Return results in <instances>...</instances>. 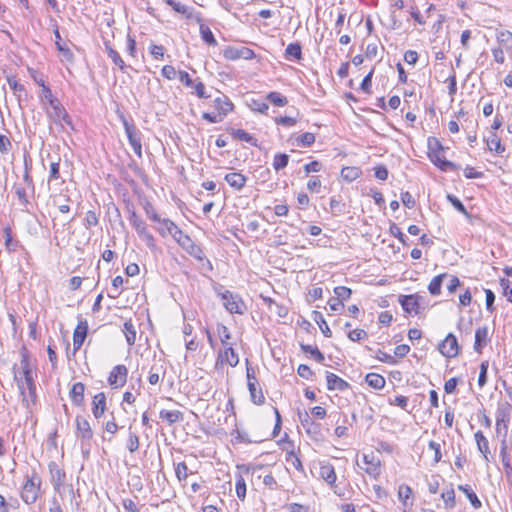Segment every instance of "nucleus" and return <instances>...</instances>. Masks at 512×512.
<instances>
[{"label": "nucleus", "instance_id": "obj_1", "mask_svg": "<svg viewBox=\"0 0 512 512\" xmlns=\"http://www.w3.org/2000/svg\"><path fill=\"white\" fill-rule=\"evenodd\" d=\"M20 365L22 370L19 373L20 377H18V375L15 374V379L17 380L18 388L24 397L25 391L27 389L29 397L34 401V399L36 398V386L33 379L31 365L29 363L28 358L25 355L22 356Z\"/></svg>", "mask_w": 512, "mask_h": 512}, {"label": "nucleus", "instance_id": "obj_2", "mask_svg": "<svg viewBox=\"0 0 512 512\" xmlns=\"http://www.w3.org/2000/svg\"><path fill=\"white\" fill-rule=\"evenodd\" d=\"M41 488V479L33 473L31 477H27L21 491V499L26 504H33L37 501Z\"/></svg>", "mask_w": 512, "mask_h": 512}, {"label": "nucleus", "instance_id": "obj_3", "mask_svg": "<svg viewBox=\"0 0 512 512\" xmlns=\"http://www.w3.org/2000/svg\"><path fill=\"white\" fill-rule=\"evenodd\" d=\"M49 106L50 107L46 109V114L50 120L56 125H60L62 128L64 125H67L73 129L72 120L59 100L52 101V104Z\"/></svg>", "mask_w": 512, "mask_h": 512}, {"label": "nucleus", "instance_id": "obj_4", "mask_svg": "<svg viewBox=\"0 0 512 512\" xmlns=\"http://www.w3.org/2000/svg\"><path fill=\"white\" fill-rule=\"evenodd\" d=\"M222 303L227 311L230 313L243 314L245 311V304L242 299L230 292L229 290L218 291Z\"/></svg>", "mask_w": 512, "mask_h": 512}, {"label": "nucleus", "instance_id": "obj_5", "mask_svg": "<svg viewBox=\"0 0 512 512\" xmlns=\"http://www.w3.org/2000/svg\"><path fill=\"white\" fill-rule=\"evenodd\" d=\"M298 417L302 427L306 433L314 440H319L321 437V425L316 423L308 414L307 411H299Z\"/></svg>", "mask_w": 512, "mask_h": 512}, {"label": "nucleus", "instance_id": "obj_6", "mask_svg": "<svg viewBox=\"0 0 512 512\" xmlns=\"http://www.w3.org/2000/svg\"><path fill=\"white\" fill-rule=\"evenodd\" d=\"M123 125L125 128V133L127 135L129 144L131 145L135 154L139 158H141L142 157V144H141V137L139 135L137 128L133 124H130L126 119H123Z\"/></svg>", "mask_w": 512, "mask_h": 512}, {"label": "nucleus", "instance_id": "obj_7", "mask_svg": "<svg viewBox=\"0 0 512 512\" xmlns=\"http://www.w3.org/2000/svg\"><path fill=\"white\" fill-rule=\"evenodd\" d=\"M223 56L227 60H238V59H253L255 57V53L252 49L248 47H236V46H228L223 51Z\"/></svg>", "mask_w": 512, "mask_h": 512}, {"label": "nucleus", "instance_id": "obj_8", "mask_svg": "<svg viewBox=\"0 0 512 512\" xmlns=\"http://www.w3.org/2000/svg\"><path fill=\"white\" fill-rule=\"evenodd\" d=\"M422 299L423 298L417 294L401 295L399 296V303L406 313L417 315L419 314L420 300Z\"/></svg>", "mask_w": 512, "mask_h": 512}, {"label": "nucleus", "instance_id": "obj_9", "mask_svg": "<svg viewBox=\"0 0 512 512\" xmlns=\"http://www.w3.org/2000/svg\"><path fill=\"white\" fill-rule=\"evenodd\" d=\"M128 369L125 365H116L110 372L108 383L114 388H120L127 381Z\"/></svg>", "mask_w": 512, "mask_h": 512}, {"label": "nucleus", "instance_id": "obj_10", "mask_svg": "<svg viewBox=\"0 0 512 512\" xmlns=\"http://www.w3.org/2000/svg\"><path fill=\"white\" fill-rule=\"evenodd\" d=\"M439 350L448 358L456 357L459 353V345L456 336L449 333L439 345Z\"/></svg>", "mask_w": 512, "mask_h": 512}, {"label": "nucleus", "instance_id": "obj_11", "mask_svg": "<svg viewBox=\"0 0 512 512\" xmlns=\"http://www.w3.org/2000/svg\"><path fill=\"white\" fill-rule=\"evenodd\" d=\"M49 472L51 475V483L56 492H60L61 487L65 483L66 474L63 469H61L57 463L50 462L48 465Z\"/></svg>", "mask_w": 512, "mask_h": 512}, {"label": "nucleus", "instance_id": "obj_12", "mask_svg": "<svg viewBox=\"0 0 512 512\" xmlns=\"http://www.w3.org/2000/svg\"><path fill=\"white\" fill-rule=\"evenodd\" d=\"M77 435L82 442H89L93 438V431L89 421L83 416H76Z\"/></svg>", "mask_w": 512, "mask_h": 512}, {"label": "nucleus", "instance_id": "obj_13", "mask_svg": "<svg viewBox=\"0 0 512 512\" xmlns=\"http://www.w3.org/2000/svg\"><path fill=\"white\" fill-rule=\"evenodd\" d=\"M326 382L328 390L345 391L350 388V384L332 372H326Z\"/></svg>", "mask_w": 512, "mask_h": 512}, {"label": "nucleus", "instance_id": "obj_14", "mask_svg": "<svg viewBox=\"0 0 512 512\" xmlns=\"http://www.w3.org/2000/svg\"><path fill=\"white\" fill-rule=\"evenodd\" d=\"M182 249H184L190 256L195 259L202 261L204 259V252L202 248L194 243L190 236H188L182 243L179 245Z\"/></svg>", "mask_w": 512, "mask_h": 512}, {"label": "nucleus", "instance_id": "obj_15", "mask_svg": "<svg viewBox=\"0 0 512 512\" xmlns=\"http://www.w3.org/2000/svg\"><path fill=\"white\" fill-rule=\"evenodd\" d=\"M363 461L367 465L365 468V472L370 476L376 478L380 474V461L377 459L373 453L364 454Z\"/></svg>", "mask_w": 512, "mask_h": 512}, {"label": "nucleus", "instance_id": "obj_16", "mask_svg": "<svg viewBox=\"0 0 512 512\" xmlns=\"http://www.w3.org/2000/svg\"><path fill=\"white\" fill-rule=\"evenodd\" d=\"M213 102L217 113H219L222 117H225L234 108L233 103L226 95H221L215 98Z\"/></svg>", "mask_w": 512, "mask_h": 512}, {"label": "nucleus", "instance_id": "obj_17", "mask_svg": "<svg viewBox=\"0 0 512 512\" xmlns=\"http://www.w3.org/2000/svg\"><path fill=\"white\" fill-rule=\"evenodd\" d=\"M88 326L87 323H79L73 333V349L77 351L83 345L87 336Z\"/></svg>", "mask_w": 512, "mask_h": 512}, {"label": "nucleus", "instance_id": "obj_18", "mask_svg": "<svg viewBox=\"0 0 512 512\" xmlns=\"http://www.w3.org/2000/svg\"><path fill=\"white\" fill-rule=\"evenodd\" d=\"M85 385L82 382L74 383L69 391V397L72 403L76 406H81L84 403Z\"/></svg>", "mask_w": 512, "mask_h": 512}, {"label": "nucleus", "instance_id": "obj_19", "mask_svg": "<svg viewBox=\"0 0 512 512\" xmlns=\"http://www.w3.org/2000/svg\"><path fill=\"white\" fill-rule=\"evenodd\" d=\"M106 410V396L103 392L96 394L92 401V413L99 419Z\"/></svg>", "mask_w": 512, "mask_h": 512}, {"label": "nucleus", "instance_id": "obj_20", "mask_svg": "<svg viewBox=\"0 0 512 512\" xmlns=\"http://www.w3.org/2000/svg\"><path fill=\"white\" fill-rule=\"evenodd\" d=\"M319 476L330 486H333L337 479L334 467L330 463H322L320 465Z\"/></svg>", "mask_w": 512, "mask_h": 512}, {"label": "nucleus", "instance_id": "obj_21", "mask_svg": "<svg viewBox=\"0 0 512 512\" xmlns=\"http://www.w3.org/2000/svg\"><path fill=\"white\" fill-rule=\"evenodd\" d=\"M221 361V363H227L231 367H235L239 363L238 354L232 347H225L223 352L219 353L217 363Z\"/></svg>", "mask_w": 512, "mask_h": 512}, {"label": "nucleus", "instance_id": "obj_22", "mask_svg": "<svg viewBox=\"0 0 512 512\" xmlns=\"http://www.w3.org/2000/svg\"><path fill=\"white\" fill-rule=\"evenodd\" d=\"M488 342V327L483 326L477 328L475 331V342H474V350L478 353L482 352L483 347L486 346Z\"/></svg>", "mask_w": 512, "mask_h": 512}, {"label": "nucleus", "instance_id": "obj_23", "mask_svg": "<svg viewBox=\"0 0 512 512\" xmlns=\"http://www.w3.org/2000/svg\"><path fill=\"white\" fill-rule=\"evenodd\" d=\"M225 181L235 190H241L247 181L246 176L238 172H232L225 175Z\"/></svg>", "mask_w": 512, "mask_h": 512}, {"label": "nucleus", "instance_id": "obj_24", "mask_svg": "<svg viewBox=\"0 0 512 512\" xmlns=\"http://www.w3.org/2000/svg\"><path fill=\"white\" fill-rule=\"evenodd\" d=\"M54 35H55V38H56L55 45H56L57 50L62 54V56L67 61L72 62L73 58H74V55H73L72 51L69 49L68 46H66L65 44H62V42H61V35H60V32H59V29H58L57 25H55Z\"/></svg>", "mask_w": 512, "mask_h": 512}, {"label": "nucleus", "instance_id": "obj_25", "mask_svg": "<svg viewBox=\"0 0 512 512\" xmlns=\"http://www.w3.org/2000/svg\"><path fill=\"white\" fill-rule=\"evenodd\" d=\"M512 406L509 402H501L498 404L496 411L497 422H509L511 419Z\"/></svg>", "mask_w": 512, "mask_h": 512}, {"label": "nucleus", "instance_id": "obj_26", "mask_svg": "<svg viewBox=\"0 0 512 512\" xmlns=\"http://www.w3.org/2000/svg\"><path fill=\"white\" fill-rule=\"evenodd\" d=\"M230 134L236 140L249 143L250 145L255 146V147L258 146L257 139L255 137H253L251 134H249L248 132H246L245 130L232 128L230 130Z\"/></svg>", "mask_w": 512, "mask_h": 512}, {"label": "nucleus", "instance_id": "obj_27", "mask_svg": "<svg viewBox=\"0 0 512 512\" xmlns=\"http://www.w3.org/2000/svg\"><path fill=\"white\" fill-rule=\"evenodd\" d=\"M160 418L166 421L169 425H173L177 422H181L184 419L183 413L179 410H161L159 414Z\"/></svg>", "mask_w": 512, "mask_h": 512}, {"label": "nucleus", "instance_id": "obj_28", "mask_svg": "<svg viewBox=\"0 0 512 512\" xmlns=\"http://www.w3.org/2000/svg\"><path fill=\"white\" fill-rule=\"evenodd\" d=\"M257 383L254 381H250L248 383V389L250 393L251 401L256 405H261L265 401V397L263 395L262 389L256 387Z\"/></svg>", "mask_w": 512, "mask_h": 512}, {"label": "nucleus", "instance_id": "obj_29", "mask_svg": "<svg viewBox=\"0 0 512 512\" xmlns=\"http://www.w3.org/2000/svg\"><path fill=\"white\" fill-rule=\"evenodd\" d=\"M14 189L19 204L22 207V211L29 212L30 201L28 199L26 188L20 185H16Z\"/></svg>", "mask_w": 512, "mask_h": 512}, {"label": "nucleus", "instance_id": "obj_30", "mask_svg": "<svg viewBox=\"0 0 512 512\" xmlns=\"http://www.w3.org/2000/svg\"><path fill=\"white\" fill-rule=\"evenodd\" d=\"M366 383L377 390L382 389L385 386V378L377 373H368L365 377Z\"/></svg>", "mask_w": 512, "mask_h": 512}, {"label": "nucleus", "instance_id": "obj_31", "mask_svg": "<svg viewBox=\"0 0 512 512\" xmlns=\"http://www.w3.org/2000/svg\"><path fill=\"white\" fill-rule=\"evenodd\" d=\"M458 489L462 491L470 501L471 505L475 509H479L482 506L481 501L477 497L476 493L471 489L469 485H459Z\"/></svg>", "mask_w": 512, "mask_h": 512}, {"label": "nucleus", "instance_id": "obj_32", "mask_svg": "<svg viewBox=\"0 0 512 512\" xmlns=\"http://www.w3.org/2000/svg\"><path fill=\"white\" fill-rule=\"evenodd\" d=\"M312 319L318 324L319 328L321 329V331L325 337L330 338L332 336V332H331L329 326L327 325V323L324 319V316L321 312L313 311Z\"/></svg>", "mask_w": 512, "mask_h": 512}, {"label": "nucleus", "instance_id": "obj_33", "mask_svg": "<svg viewBox=\"0 0 512 512\" xmlns=\"http://www.w3.org/2000/svg\"><path fill=\"white\" fill-rule=\"evenodd\" d=\"M496 38L498 43L506 50H512V33L508 30L497 31Z\"/></svg>", "mask_w": 512, "mask_h": 512}, {"label": "nucleus", "instance_id": "obj_34", "mask_svg": "<svg viewBox=\"0 0 512 512\" xmlns=\"http://www.w3.org/2000/svg\"><path fill=\"white\" fill-rule=\"evenodd\" d=\"M488 149L494 151L496 154H502L505 152V146L501 143V139L492 133L487 139Z\"/></svg>", "mask_w": 512, "mask_h": 512}, {"label": "nucleus", "instance_id": "obj_35", "mask_svg": "<svg viewBox=\"0 0 512 512\" xmlns=\"http://www.w3.org/2000/svg\"><path fill=\"white\" fill-rule=\"evenodd\" d=\"M447 277L446 273L435 276L428 285L429 293L433 296H437L441 293V286L443 279Z\"/></svg>", "mask_w": 512, "mask_h": 512}, {"label": "nucleus", "instance_id": "obj_36", "mask_svg": "<svg viewBox=\"0 0 512 512\" xmlns=\"http://www.w3.org/2000/svg\"><path fill=\"white\" fill-rule=\"evenodd\" d=\"M478 450L483 454L486 461H488L489 445L488 440L481 431H477L474 435Z\"/></svg>", "mask_w": 512, "mask_h": 512}, {"label": "nucleus", "instance_id": "obj_37", "mask_svg": "<svg viewBox=\"0 0 512 512\" xmlns=\"http://www.w3.org/2000/svg\"><path fill=\"white\" fill-rule=\"evenodd\" d=\"M285 58L288 60H300L302 58V48L299 43H290L285 50Z\"/></svg>", "mask_w": 512, "mask_h": 512}, {"label": "nucleus", "instance_id": "obj_38", "mask_svg": "<svg viewBox=\"0 0 512 512\" xmlns=\"http://www.w3.org/2000/svg\"><path fill=\"white\" fill-rule=\"evenodd\" d=\"M431 161L438 166L442 171L452 170L455 165L451 161L446 160L445 158L440 157L437 153L430 154Z\"/></svg>", "mask_w": 512, "mask_h": 512}, {"label": "nucleus", "instance_id": "obj_39", "mask_svg": "<svg viewBox=\"0 0 512 512\" xmlns=\"http://www.w3.org/2000/svg\"><path fill=\"white\" fill-rule=\"evenodd\" d=\"M361 173L358 167H344L341 170V177L347 182H352L360 177Z\"/></svg>", "mask_w": 512, "mask_h": 512}, {"label": "nucleus", "instance_id": "obj_40", "mask_svg": "<svg viewBox=\"0 0 512 512\" xmlns=\"http://www.w3.org/2000/svg\"><path fill=\"white\" fill-rule=\"evenodd\" d=\"M300 348L304 353H309L318 363L325 360L323 353L316 346L301 344Z\"/></svg>", "mask_w": 512, "mask_h": 512}, {"label": "nucleus", "instance_id": "obj_41", "mask_svg": "<svg viewBox=\"0 0 512 512\" xmlns=\"http://www.w3.org/2000/svg\"><path fill=\"white\" fill-rule=\"evenodd\" d=\"M123 332L129 346L134 345L136 341V330L131 321H126L123 326Z\"/></svg>", "mask_w": 512, "mask_h": 512}, {"label": "nucleus", "instance_id": "obj_42", "mask_svg": "<svg viewBox=\"0 0 512 512\" xmlns=\"http://www.w3.org/2000/svg\"><path fill=\"white\" fill-rule=\"evenodd\" d=\"M447 200L451 203V205L461 214H463L466 218L470 219L471 215L463 205V203L454 195L448 194Z\"/></svg>", "mask_w": 512, "mask_h": 512}, {"label": "nucleus", "instance_id": "obj_43", "mask_svg": "<svg viewBox=\"0 0 512 512\" xmlns=\"http://www.w3.org/2000/svg\"><path fill=\"white\" fill-rule=\"evenodd\" d=\"M140 441L138 435L131 430L129 427V435L126 443V447L129 452L134 453L139 449Z\"/></svg>", "mask_w": 512, "mask_h": 512}, {"label": "nucleus", "instance_id": "obj_44", "mask_svg": "<svg viewBox=\"0 0 512 512\" xmlns=\"http://www.w3.org/2000/svg\"><path fill=\"white\" fill-rule=\"evenodd\" d=\"M129 221L132 227L135 229V231L140 233L141 231L147 229V226L145 222L135 213V211H132L129 216Z\"/></svg>", "mask_w": 512, "mask_h": 512}, {"label": "nucleus", "instance_id": "obj_45", "mask_svg": "<svg viewBox=\"0 0 512 512\" xmlns=\"http://www.w3.org/2000/svg\"><path fill=\"white\" fill-rule=\"evenodd\" d=\"M289 162V155L285 153H278L274 156L273 160V168L276 171H280L281 169L285 168L288 165Z\"/></svg>", "mask_w": 512, "mask_h": 512}, {"label": "nucleus", "instance_id": "obj_46", "mask_svg": "<svg viewBox=\"0 0 512 512\" xmlns=\"http://www.w3.org/2000/svg\"><path fill=\"white\" fill-rule=\"evenodd\" d=\"M267 99L274 104L275 106L282 107L285 106L288 103V100L285 96H283L279 92H270L267 95Z\"/></svg>", "mask_w": 512, "mask_h": 512}, {"label": "nucleus", "instance_id": "obj_47", "mask_svg": "<svg viewBox=\"0 0 512 512\" xmlns=\"http://www.w3.org/2000/svg\"><path fill=\"white\" fill-rule=\"evenodd\" d=\"M106 51L109 56V58L113 61V63L118 66L122 71L125 68V62L119 55V53L114 50L112 47L106 45Z\"/></svg>", "mask_w": 512, "mask_h": 512}, {"label": "nucleus", "instance_id": "obj_48", "mask_svg": "<svg viewBox=\"0 0 512 512\" xmlns=\"http://www.w3.org/2000/svg\"><path fill=\"white\" fill-rule=\"evenodd\" d=\"M200 34H201V37L202 39L209 45H216L217 44V41L212 33V31L210 30V28L204 24H201L200 25Z\"/></svg>", "mask_w": 512, "mask_h": 512}, {"label": "nucleus", "instance_id": "obj_49", "mask_svg": "<svg viewBox=\"0 0 512 512\" xmlns=\"http://www.w3.org/2000/svg\"><path fill=\"white\" fill-rule=\"evenodd\" d=\"M506 449H507V447H506L505 441L502 440V447H501L502 463H503V467H504L506 475L510 476V475H512V465L510 463V459L506 452Z\"/></svg>", "mask_w": 512, "mask_h": 512}, {"label": "nucleus", "instance_id": "obj_50", "mask_svg": "<svg viewBox=\"0 0 512 512\" xmlns=\"http://www.w3.org/2000/svg\"><path fill=\"white\" fill-rule=\"evenodd\" d=\"M138 236L140 237V239L142 241L145 242V244L147 245V247L154 251L156 250V242H155V239H154V236L148 231V229H145L143 231H141L140 233H138Z\"/></svg>", "mask_w": 512, "mask_h": 512}, {"label": "nucleus", "instance_id": "obj_51", "mask_svg": "<svg viewBox=\"0 0 512 512\" xmlns=\"http://www.w3.org/2000/svg\"><path fill=\"white\" fill-rule=\"evenodd\" d=\"M60 158L52 161L49 166V178L48 181H55L60 179Z\"/></svg>", "mask_w": 512, "mask_h": 512}, {"label": "nucleus", "instance_id": "obj_52", "mask_svg": "<svg viewBox=\"0 0 512 512\" xmlns=\"http://www.w3.org/2000/svg\"><path fill=\"white\" fill-rule=\"evenodd\" d=\"M99 223L98 217L96 213L92 210H89L86 212L85 218L83 220V224L87 229H90L91 227L97 226Z\"/></svg>", "mask_w": 512, "mask_h": 512}, {"label": "nucleus", "instance_id": "obj_53", "mask_svg": "<svg viewBox=\"0 0 512 512\" xmlns=\"http://www.w3.org/2000/svg\"><path fill=\"white\" fill-rule=\"evenodd\" d=\"M175 474L177 479L181 481H185L188 477V467L185 462H179L175 466Z\"/></svg>", "mask_w": 512, "mask_h": 512}, {"label": "nucleus", "instance_id": "obj_54", "mask_svg": "<svg viewBox=\"0 0 512 512\" xmlns=\"http://www.w3.org/2000/svg\"><path fill=\"white\" fill-rule=\"evenodd\" d=\"M297 142L302 147H309L315 142V135L310 132L303 133L297 138Z\"/></svg>", "mask_w": 512, "mask_h": 512}, {"label": "nucleus", "instance_id": "obj_55", "mask_svg": "<svg viewBox=\"0 0 512 512\" xmlns=\"http://www.w3.org/2000/svg\"><path fill=\"white\" fill-rule=\"evenodd\" d=\"M235 489L237 497L243 501L246 497V483L241 475H239L237 478Z\"/></svg>", "mask_w": 512, "mask_h": 512}, {"label": "nucleus", "instance_id": "obj_56", "mask_svg": "<svg viewBox=\"0 0 512 512\" xmlns=\"http://www.w3.org/2000/svg\"><path fill=\"white\" fill-rule=\"evenodd\" d=\"M334 293L336 295L335 298L343 301V300H347L350 298L352 291L350 288H348L346 286H337L334 288Z\"/></svg>", "mask_w": 512, "mask_h": 512}, {"label": "nucleus", "instance_id": "obj_57", "mask_svg": "<svg viewBox=\"0 0 512 512\" xmlns=\"http://www.w3.org/2000/svg\"><path fill=\"white\" fill-rule=\"evenodd\" d=\"M500 285L503 289V294L507 300L512 303V282L508 279L501 278Z\"/></svg>", "mask_w": 512, "mask_h": 512}, {"label": "nucleus", "instance_id": "obj_58", "mask_svg": "<svg viewBox=\"0 0 512 512\" xmlns=\"http://www.w3.org/2000/svg\"><path fill=\"white\" fill-rule=\"evenodd\" d=\"M494 302H495L494 292L490 289H486L485 290V304H486V310L489 311L490 313L494 312V310H495Z\"/></svg>", "mask_w": 512, "mask_h": 512}, {"label": "nucleus", "instance_id": "obj_59", "mask_svg": "<svg viewBox=\"0 0 512 512\" xmlns=\"http://www.w3.org/2000/svg\"><path fill=\"white\" fill-rule=\"evenodd\" d=\"M442 499L445 502L446 507L452 508L455 506V492L454 489H449L442 493Z\"/></svg>", "mask_w": 512, "mask_h": 512}, {"label": "nucleus", "instance_id": "obj_60", "mask_svg": "<svg viewBox=\"0 0 512 512\" xmlns=\"http://www.w3.org/2000/svg\"><path fill=\"white\" fill-rule=\"evenodd\" d=\"M487 371H488V362L483 361L480 365V373H479V377H478L479 387H483L487 383Z\"/></svg>", "mask_w": 512, "mask_h": 512}, {"label": "nucleus", "instance_id": "obj_61", "mask_svg": "<svg viewBox=\"0 0 512 512\" xmlns=\"http://www.w3.org/2000/svg\"><path fill=\"white\" fill-rule=\"evenodd\" d=\"M307 188L312 193H319L321 189V181L318 176H312L308 183Z\"/></svg>", "mask_w": 512, "mask_h": 512}, {"label": "nucleus", "instance_id": "obj_62", "mask_svg": "<svg viewBox=\"0 0 512 512\" xmlns=\"http://www.w3.org/2000/svg\"><path fill=\"white\" fill-rule=\"evenodd\" d=\"M367 337V332L363 329H354L348 333V338L351 341L357 342Z\"/></svg>", "mask_w": 512, "mask_h": 512}, {"label": "nucleus", "instance_id": "obj_63", "mask_svg": "<svg viewBox=\"0 0 512 512\" xmlns=\"http://www.w3.org/2000/svg\"><path fill=\"white\" fill-rule=\"evenodd\" d=\"M390 233L396 237L402 244H406V235L401 231V229L395 224L390 225Z\"/></svg>", "mask_w": 512, "mask_h": 512}, {"label": "nucleus", "instance_id": "obj_64", "mask_svg": "<svg viewBox=\"0 0 512 512\" xmlns=\"http://www.w3.org/2000/svg\"><path fill=\"white\" fill-rule=\"evenodd\" d=\"M122 505L126 512H140L137 504L132 499H123Z\"/></svg>", "mask_w": 512, "mask_h": 512}]
</instances>
